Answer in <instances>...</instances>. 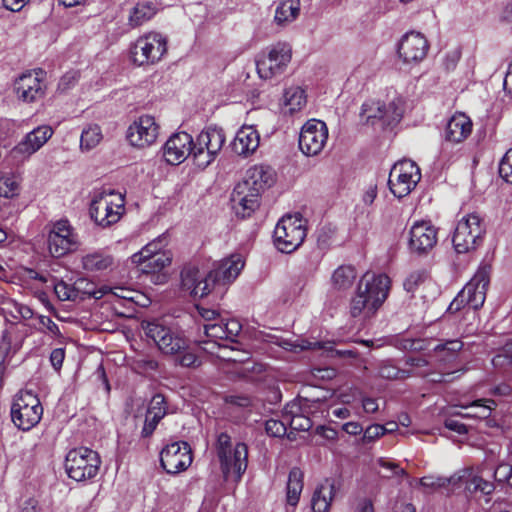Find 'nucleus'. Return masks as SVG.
<instances>
[{
  "label": "nucleus",
  "mask_w": 512,
  "mask_h": 512,
  "mask_svg": "<svg viewBox=\"0 0 512 512\" xmlns=\"http://www.w3.org/2000/svg\"><path fill=\"white\" fill-rule=\"evenodd\" d=\"M390 278L385 274L365 273L350 302L353 317L364 319L373 316L388 297Z\"/></svg>",
  "instance_id": "f257e3e1"
},
{
  "label": "nucleus",
  "mask_w": 512,
  "mask_h": 512,
  "mask_svg": "<svg viewBox=\"0 0 512 512\" xmlns=\"http://www.w3.org/2000/svg\"><path fill=\"white\" fill-rule=\"evenodd\" d=\"M153 245H146L142 248L141 251L137 252V253H134L132 256H131V261L133 264H136V265H140V264H144V263H149V261L151 260V258L155 255L152 250H151V247Z\"/></svg>",
  "instance_id": "13d9d810"
},
{
  "label": "nucleus",
  "mask_w": 512,
  "mask_h": 512,
  "mask_svg": "<svg viewBox=\"0 0 512 512\" xmlns=\"http://www.w3.org/2000/svg\"><path fill=\"white\" fill-rule=\"evenodd\" d=\"M181 284L183 290L194 298L208 295L213 287L209 273L200 272L195 265H187L181 271Z\"/></svg>",
  "instance_id": "393cba45"
},
{
  "label": "nucleus",
  "mask_w": 512,
  "mask_h": 512,
  "mask_svg": "<svg viewBox=\"0 0 512 512\" xmlns=\"http://www.w3.org/2000/svg\"><path fill=\"white\" fill-rule=\"evenodd\" d=\"M74 291L76 293V301L87 298L101 299L106 296L108 286H101L98 288L93 281L87 278H78L74 282Z\"/></svg>",
  "instance_id": "58836bf2"
},
{
  "label": "nucleus",
  "mask_w": 512,
  "mask_h": 512,
  "mask_svg": "<svg viewBox=\"0 0 512 512\" xmlns=\"http://www.w3.org/2000/svg\"><path fill=\"white\" fill-rule=\"evenodd\" d=\"M292 58V47L277 42L263 51L256 60L257 72L262 79H271L285 72Z\"/></svg>",
  "instance_id": "9b49d317"
},
{
  "label": "nucleus",
  "mask_w": 512,
  "mask_h": 512,
  "mask_svg": "<svg viewBox=\"0 0 512 512\" xmlns=\"http://www.w3.org/2000/svg\"><path fill=\"white\" fill-rule=\"evenodd\" d=\"M429 281V274L426 270L420 269L411 272L404 280L403 287L407 293L414 294L419 287Z\"/></svg>",
  "instance_id": "c03bdc74"
},
{
  "label": "nucleus",
  "mask_w": 512,
  "mask_h": 512,
  "mask_svg": "<svg viewBox=\"0 0 512 512\" xmlns=\"http://www.w3.org/2000/svg\"><path fill=\"white\" fill-rule=\"evenodd\" d=\"M82 267L88 272H106L112 269L114 258L101 251L89 253L82 257Z\"/></svg>",
  "instance_id": "c9c22d12"
},
{
  "label": "nucleus",
  "mask_w": 512,
  "mask_h": 512,
  "mask_svg": "<svg viewBox=\"0 0 512 512\" xmlns=\"http://www.w3.org/2000/svg\"><path fill=\"white\" fill-rule=\"evenodd\" d=\"M444 425L447 429L454 431L459 435H464L468 432L467 426L454 418L446 419Z\"/></svg>",
  "instance_id": "338daca9"
},
{
  "label": "nucleus",
  "mask_w": 512,
  "mask_h": 512,
  "mask_svg": "<svg viewBox=\"0 0 512 512\" xmlns=\"http://www.w3.org/2000/svg\"><path fill=\"white\" fill-rule=\"evenodd\" d=\"M308 400L302 399L288 403L284 408V423L293 431H308L312 421L307 416Z\"/></svg>",
  "instance_id": "c756f323"
},
{
  "label": "nucleus",
  "mask_w": 512,
  "mask_h": 512,
  "mask_svg": "<svg viewBox=\"0 0 512 512\" xmlns=\"http://www.w3.org/2000/svg\"><path fill=\"white\" fill-rule=\"evenodd\" d=\"M462 347H463V343L458 339H454V340H449L443 344L437 345L435 347V351L436 352L447 351L450 356H454L455 353H457L458 351H460L462 349Z\"/></svg>",
  "instance_id": "052dcab7"
},
{
  "label": "nucleus",
  "mask_w": 512,
  "mask_h": 512,
  "mask_svg": "<svg viewBox=\"0 0 512 512\" xmlns=\"http://www.w3.org/2000/svg\"><path fill=\"white\" fill-rule=\"evenodd\" d=\"M276 345L283 348L286 351L298 352L305 349L311 348V343L304 340H291L282 337H276L275 342Z\"/></svg>",
  "instance_id": "3c124183"
},
{
  "label": "nucleus",
  "mask_w": 512,
  "mask_h": 512,
  "mask_svg": "<svg viewBox=\"0 0 512 512\" xmlns=\"http://www.w3.org/2000/svg\"><path fill=\"white\" fill-rule=\"evenodd\" d=\"M485 225L481 217L471 213L461 218L455 228L452 242L457 253L476 249L483 241Z\"/></svg>",
  "instance_id": "f8f14e48"
},
{
  "label": "nucleus",
  "mask_w": 512,
  "mask_h": 512,
  "mask_svg": "<svg viewBox=\"0 0 512 512\" xmlns=\"http://www.w3.org/2000/svg\"><path fill=\"white\" fill-rule=\"evenodd\" d=\"M225 134L222 128L208 126L200 132L196 141H193V160L199 168H206L218 156L225 143Z\"/></svg>",
  "instance_id": "ddd939ff"
},
{
  "label": "nucleus",
  "mask_w": 512,
  "mask_h": 512,
  "mask_svg": "<svg viewBox=\"0 0 512 512\" xmlns=\"http://www.w3.org/2000/svg\"><path fill=\"white\" fill-rule=\"evenodd\" d=\"M147 413L156 420H161L167 413L165 398L161 394L152 397Z\"/></svg>",
  "instance_id": "09e8293b"
},
{
  "label": "nucleus",
  "mask_w": 512,
  "mask_h": 512,
  "mask_svg": "<svg viewBox=\"0 0 512 512\" xmlns=\"http://www.w3.org/2000/svg\"><path fill=\"white\" fill-rule=\"evenodd\" d=\"M224 329L227 334L228 341L234 342L236 337L239 335V333L242 330V326L240 322L236 319H230L224 322Z\"/></svg>",
  "instance_id": "680f3d73"
},
{
  "label": "nucleus",
  "mask_w": 512,
  "mask_h": 512,
  "mask_svg": "<svg viewBox=\"0 0 512 512\" xmlns=\"http://www.w3.org/2000/svg\"><path fill=\"white\" fill-rule=\"evenodd\" d=\"M299 13V0H279L275 9L274 21L278 26H286L295 21Z\"/></svg>",
  "instance_id": "e433bc0d"
},
{
  "label": "nucleus",
  "mask_w": 512,
  "mask_h": 512,
  "mask_svg": "<svg viewBox=\"0 0 512 512\" xmlns=\"http://www.w3.org/2000/svg\"><path fill=\"white\" fill-rule=\"evenodd\" d=\"M499 175L507 183L512 184V148L509 149L499 164Z\"/></svg>",
  "instance_id": "864d4df0"
},
{
  "label": "nucleus",
  "mask_w": 512,
  "mask_h": 512,
  "mask_svg": "<svg viewBox=\"0 0 512 512\" xmlns=\"http://www.w3.org/2000/svg\"><path fill=\"white\" fill-rule=\"evenodd\" d=\"M420 179L421 173L417 164L411 160L404 159L392 167L388 185L395 197L403 198L411 193Z\"/></svg>",
  "instance_id": "f3484780"
},
{
  "label": "nucleus",
  "mask_w": 512,
  "mask_h": 512,
  "mask_svg": "<svg viewBox=\"0 0 512 512\" xmlns=\"http://www.w3.org/2000/svg\"><path fill=\"white\" fill-rule=\"evenodd\" d=\"M403 113L401 97H394L388 104L379 100H367L361 106L360 119L367 125L380 124L382 127H392L400 122Z\"/></svg>",
  "instance_id": "0eeeda50"
},
{
  "label": "nucleus",
  "mask_w": 512,
  "mask_h": 512,
  "mask_svg": "<svg viewBox=\"0 0 512 512\" xmlns=\"http://www.w3.org/2000/svg\"><path fill=\"white\" fill-rule=\"evenodd\" d=\"M158 4L155 0H142L139 1L130 11L129 25L131 27L141 26L146 21L150 20L157 12Z\"/></svg>",
  "instance_id": "f704fd0d"
},
{
  "label": "nucleus",
  "mask_w": 512,
  "mask_h": 512,
  "mask_svg": "<svg viewBox=\"0 0 512 512\" xmlns=\"http://www.w3.org/2000/svg\"><path fill=\"white\" fill-rule=\"evenodd\" d=\"M493 476L496 482L512 487V465L504 462L500 463L494 469Z\"/></svg>",
  "instance_id": "603ef678"
},
{
  "label": "nucleus",
  "mask_w": 512,
  "mask_h": 512,
  "mask_svg": "<svg viewBox=\"0 0 512 512\" xmlns=\"http://www.w3.org/2000/svg\"><path fill=\"white\" fill-rule=\"evenodd\" d=\"M125 212L124 196L111 189L96 190L90 204V215L94 222L103 227L117 223Z\"/></svg>",
  "instance_id": "20e7f679"
},
{
  "label": "nucleus",
  "mask_w": 512,
  "mask_h": 512,
  "mask_svg": "<svg viewBox=\"0 0 512 512\" xmlns=\"http://www.w3.org/2000/svg\"><path fill=\"white\" fill-rule=\"evenodd\" d=\"M19 192V182L14 175H7L0 178V196L12 198Z\"/></svg>",
  "instance_id": "49530a36"
},
{
  "label": "nucleus",
  "mask_w": 512,
  "mask_h": 512,
  "mask_svg": "<svg viewBox=\"0 0 512 512\" xmlns=\"http://www.w3.org/2000/svg\"><path fill=\"white\" fill-rule=\"evenodd\" d=\"M48 249L53 257L59 258L78 249L79 235L67 219H59L50 224Z\"/></svg>",
  "instance_id": "4468645a"
},
{
  "label": "nucleus",
  "mask_w": 512,
  "mask_h": 512,
  "mask_svg": "<svg viewBox=\"0 0 512 512\" xmlns=\"http://www.w3.org/2000/svg\"><path fill=\"white\" fill-rule=\"evenodd\" d=\"M12 308H14L16 310V315H15L16 320H18V319L28 320V319H31L34 315L33 310L30 307H28L27 305L18 303V302H13Z\"/></svg>",
  "instance_id": "69168bd1"
},
{
  "label": "nucleus",
  "mask_w": 512,
  "mask_h": 512,
  "mask_svg": "<svg viewBox=\"0 0 512 512\" xmlns=\"http://www.w3.org/2000/svg\"><path fill=\"white\" fill-rule=\"evenodd\" d=\"M437 243V229L429 221L415 222L409 231V248L417 254L427 253Z\"/></svg>",
  "instance_id": "a878e982"
},
{
  "label": "nucleus",
  "mask_w": 512,
  "mask_h": 512,
  "mask_svg": "<svg viewBox=\"0 0 512 512\" xmlns=\"http://www.w3.org/2000/svg\"><path fill=\"white\" fill-rule=\"evenodd\" d=\"M429 43L420 32L411 31L406 33L398 45V54L403 62L416 64L421 62L427 55Z\"/></svg>",
  "instance_id": "4be33fe9"
},
{
  "label": "nucleus",
  "mask_w": 512,
  "mask_h": 512,
  "mask_svg": "<svg viewBox=\"0 0 512 512\" xmlns=\"http://www.w3.org/2000/svg\"><path fill=\"white\" fill-rule=\"evenodd\" d=\"M136 292L134 290L128 289L122 286L110 287L108 286V291L106 296L110 298H118L124 301H134Z\"/></svg>",
  "instance_id": "6e6d98bb"
},
{
  "label": "nucleus",
  "mask_w": 512,
  "mask_h": 512,
  "mask_svg": "<svg viewBox=\"0 0 512 512\" xmlns=\"http://www.w3.org/2000/svg\"><path fill=\"white\" fill-rule=\"evenodd\" d=\"M386 427L380 424H373L366 428L363 435V442L370 443L386 434Z\"/></svg>",
  "instance_id": "4d7b16f0"
},
{
  "label": "nucleus",
  "mask_w": 512,
  "mask_h": 512,
  "mask_svg": "<svg viewBox=\"0 0 512 512\" xmlns=\"http://www.w3.org/2000/svg\"><path fill=\"white\" fill-rule=\"evenodd\" d=\"M224 327L225 325L223 321L220 323L204 324V333L207 339L201 341V344L203 345L202 349L212 355H216L217 357L231 361H238V359L234 357L216 352V350L225 352L228 349V346L222 343L223 341H228Z\"/></svg>",
  "instance_id": "c85d7f7f"
},
{
  "label": "nucleus",
  "mask_w": 512,
  "mask_h": 512,
  "mask_svg": "<svg viewBox=\"0 0 512 512\" xmlns=\"http://www.w3.org/2000/svg\"><path fill=\"white\" fill-rule=\"evenodd\" d=\"M356 277L357 273L353 266L342 265L334 271L332 282L336 289L346 290L353 285Z\"/></svg>",
  "instance_id": "a19ab883"
},
{
  "label": "nucleus",
  "mask_w": 512,
  "mask_h": 512,
  "mask_svg": "<svg viewBox=\"0 0 512 512\" xmlns=\"http://www.w3.org/2000/svg\"><path fill=\"white\" fill-rule=\"evenodd\" d=\"M481 472L480 470L468 469L463 471V475L457 478L455 476L447 478L429 475L422 477L420 484L424 488L436 490L447 487L451 483L455 484L458 480L463 479L465 480L466 488L470 492H481L484 495H490L495 489L494 483L483 479Z\"/></svg>",
  "instance_id": "2eb2a0df"
},
{
  "label": "nucleus",
  "mask_w": 512,
  "mask_h": 512,
  "mask_svg": "<svg viewBox=\"0 0 512 512\" xmlns=\"http://www.w3.org/2000/svg\"><path fill=\"white\" fill-rule=\"evenodd\" d=\"M78 73L76 71L67 72L59 81L58 89L62 92L69 90L78 81Z\"/></svg>",
  "instance_id": "e2e57ef3"
},
{
  "label": "nucleus",
  "mask_w": 512,
  "mask_h": 512,
  "mask_svg": "<svg viewBox=\"0 0 512 512\" xmlns=\"http://www.w3.org/2000/svg\"><path fill=\"white\" fill-rule=\"evenodd\" d=\"M53 288L57 298L60 301H76L74 283L69 285L62 280H54Z\"/></svg>",
  "instance_id": "de8ad7c7"
},
{
  "label": "nucleus",
  "mask_w": 512,
  "mask_h": 512,
  "mask_svg": "<svg viewBox=\"0 0 512 512\" xmlns=\"http://www.w3.org/2000/svg\"><path fill=\"white\" fill-rule=\"evenodd\" d=\"M489 282L490 267H480L473 278L461 290V297H464L467 308L477 310L483 306Z\"/></svg>",
  "instance_id": "412c9836"
},
{
  "label": "nucleus",
  "mask_w": 512,
  "mask_h": 512,
  "mask_svg": "<svg viewBox=\"0 0 512 512\" xmlns=\"http://www.w3.org/2000/svg\"><path fill=\"white\" fill-rule=\"evenodd\" d=\"M472 132V121L464 113H456L447 123L445 139L453 143H460Z\"/></svg>",
  "instance_id": "2f4dec72"
},
{
  "label": "nucleus",
  "mask_w": 512,
  "mask_h": 512,
  "mask_svg": "<svg viewBox=\"0 0 512 512\" xmlns=\"http://www.w3.org/2000/svg\"><path fill=\"white\" fill-rule=\"evenodd\" d=\"M14 89L17 97L24 102H35L45 95L46 86L43 82V72L28 71L15 81Z\"/></svg>",
  "instance_id": "5701e85b"
},
{
  "label": "nucleus",
  "mask_w": 512,
  "mask_h": 512,
  "mask_svg": "<svg viewBox=\"0 0 512 512\" xmlns=\"http://www.w3.org/2000/svg\"><path fill=\"white\" fill-rule=\"evenodd\" d=\"M306 237V226L300 214L283 216L276 224L273 239L282 253L294 252Z\"/></svg>",
  "instance_id": "1a4fd4ad"
},
{
  "label": "nucleus",
  "mask_w": 512,
  "mask_h": 512,
  "mask_svg": "<svg viewBox=\"0 0 512 512\" xmlns=\"http://www.w3.org/2000/svg\"><path fill=\"white\" fill-rule=\"evenodd\" d=\"M175 355H179V364L184 367L195 366L198 361L197 356L193 352L188 350V346L181 352L176 353Z\"/></svg>",
  "instance_id": "0e129e2a"
},
{
  "label": "nucleus",
  "mask_w": 512,
  "mask_h": 512,
  "mask_svg": "<svg viewBox=\"0 0 512 512\" xmlns=\"http://www.w3.org/2000/svg\"><path fill=\"white\" fill-rule=\"evenodd\" d=\"M244 260L241 255L234 254L214 264L209 272L212 285H226L232 283L244 268Z\"/></svg>",
  "instance_id": "bb28decb"
},
{
  "label": "nucleus",
  "mask_w": 512,
  "mask_h": 512,
  "mask_svg": "<svg viewBox=\"0 0 512 512\" xmlns=\"http://www.w3.org/2000/svg\"><path fill=\"white\" fill-rule=\"evenodd\" d=\"M216 454L225 479L239 481L248 466V447L243 442L233 443L226 432L217 436Z\"/></svg>",
  "instance_id": "7ed1b4c3"
},
{
  "label": "nucleus",
  "mask_w": 512,
  "mask_h": 512,
  "mask_svg": "<svg viewBox=\"0 0 512 512\" xmlns=\"http://www.w3.org/2000/svg\"><path fill=\"white\" fill-rule=\"evenodd\" d=\"M271 182V173L263 166L249 168L231 194L232 208L236 215L241 218L250 217L259 207L261 193Z\"/></svg>",
  "instance_id": "f03ea898"
},
{
  "label": "nucleus",
  "mask_w": 512,
  "mask_h": 512,
  "mask_svg": "<svg viewBox=\"0 0 512 512\" xmlns=\"http://www.w3.org/2000/svg\"><path fill=\"white\" fill-rule=\"evenodd\" d=\"M158 134L159 126L155 118L142 115L128 127L126 137L132 146L145 148L156 141Z\"/></svg>",
  "instance_id": "aec40b11"
},
{
  "label": "nucleus",
  "mask_w": 512,
  "mask_h": 512,
  "mask_svg": "<svg viewBox=\"0 0 512 512\" xmlns=\"http://www.w3.org/2000/svg\"><path fill=\"white\" fill-rule=\"evenodd\" d=\"M167 52V39L162 34L150 32L139 37L131 47L132 61L138 66L154 64Z\"/></svg>",
  "instance_id": "dca6fc26"
},
{
  "label": "nucleus",
  "mask_w": 512,
  "mask_h": 512,
  "mask_svg": "<svg viewBox=\"0 0 512 512\" xmlns=\"http://www.w3.org/2000/svg\"><path fill=\"white\" fill-rule=\"evenodd\" d=\"M305 91L300 87H290L283 95L282 112L285 115H293L301 111L306 105Z\"/></svg>",
  "instance_id": "4c0bfd02"
},
{
  "label": "nucleus",
  "mask_w": 512,
  "mask_h": 512,
  "mask_svg": "<svg viewBox=\"0 0 512 512\" xmlns=\"http://www.w3.org/2000/svg\"><path fill=\"white\" fill-rule=\"evenodd\" d=\"M10 413L12 422L18 429L29 431L40 422L43 407L33 392L20 391L14 397Z\"/></svg>",
  "instance_id": "6e6552de"
},
{
  "label": "nucleus",
  "mask_w": 512,
  "mask_h": 512,
  "mask_svg": "<svg viewBox=\"0 0 512 512\" xmlns=\"http://www.w3.org/2000/svg\"><path fill=\"white\" fill-rule=\"evenodd\" d=\"M39 323L53 336H60V330L58 325L49 317L40 315L38 317Z\"/></svg>",
  "instance_id": "774afa93"
},
{
  "label": "nucleus",
  "mask_w": 512,
  "mask_h": 512,
  "mask_svg": "<svg viewBox=\"0 0 512 512\" xmlns=\"http://www.w3.org/2000/svg\"><path fill=\"white\" fill-rule=\"evenodd\" d=\"M287 423H284V411L282 412L281 419L271 418L265 423L266 433L273 437H282L287 434Z\"/></svg>",
  "instance_id": "8fccbe9b"
},
{
  "label": "nucleus",
  "mask_w": 512,
  "mask_h": 512,
  "mask_svg": "<svg viewBox=\"0 0 512 512\" xmlns=\"http://www.w3.org/2000/svg\"><path fill=\"white\" fill-rule=\"evenodd\" d=\"M101 464L97 452L87 447L70 450L65 459V470L69 478L81 482L94 478Z\"/></svg>",
  "instance_id": "9d476101"
},
{
  "label": "nucleus",
  "mask_w": 512,
  "mask_h": 512,
  "mask_svg": "<svg viewBox=\"0 0 512 512\" xmlns=\"http://www.w3.org/2000/svg\"><path fill=\"white\" fill-rule=\"evenodd\" d=\"M171 255L166 251H161L160 253H156L149 263L145 265L146 268H150L152 270H161L168 266L171 263Z\"/></svg>",
  "instance_id": "5fc2aeb1"
},
{
  "label": "nucleus",
  "mask_w": 512,
  "mask_h": 512,
  "mask_svg": "<svg viewBox=\"0 0 512 512\" xmlns=\"http://www.w3.org/2000/svg\"><path fill=\"white\" fill-rule=\"evenodd\" d=\"M260 136L253 126L241 127L234 138L232 148L238 155L248 156L259 146Z\"/></svg>",
  "instance_id": "7c9ffc66"
},
{
  "label": "nucleus",
  "mask_w": 512,
  "mask_h": 512,
  "mask_svg": "<svg viewBox=\"0 0 512 512\" xmlns=\"http://www.w3.org/2000/svg\"><path fill=\"white\" fill-rule=\"evenodd\" d=\"M160 463L168 474H177L186 470L192 463L190 445L184 441L166 445L160 453Z\"/></svg>",
  "instance_id": "6ab92c4d"
},
{
  "label": "nucleus",
  "mask_w": 512,
  "mask_h": 512,
  "mask_svg": "<svg viewBox=\"0 0 512 512\" xmlns=\"http://www.w3.org/2000/svg\"><path fill=\"white\" fill-rule=\"evenodd\" d=\"M53 135L50 126H38L23 138L12 150L15 158L25 159L37 152Z\"/></svg>",
  "instance_id": "cd10ccee"
},
{
  "label": "nucleus",
  "mask_w": 512,
  "mask_h": 512,
  "mask_svg": "<svg viewBox=\"0 0 512 512\" xmlns=\"http://www.w3.org/2000/svg\"><path fill=\"white\" fill-rule=\"evenodd\" d=\"M17 347H12L11 335L4 331L0 340V378L5 372L8 358L16 352Z\"/></svg>",
  "instance_id": "a18cd8bd"
},
{
  "label": "nucleus",
  "mask_w": 512,
  "mask_h": 512,
  "mask_svg": "<svg viewBox=\"0 0 512 512\" xmlns=\"http://www.w3.org/2000/svg\"><path fill=\"white\" fill-rule=\"evenodd\" d=\"M153 245H146L142 248L141 251L137 252V253H134L132 256H131V261L133 264H136V265H140V264H144V263H149V261L151 260V258L155 255L152 250H151V247Z\"/></svg>",
  "instance_id": "bf43d9fd"
},
{
  "label": "nucleus",
  "mask_w": 512,
  "mask_h": 512,
  "mask_svg": "<svg viewBox=\"0 0 512 512\" xmlns=\"http://www.w3.org/2000/svg\"><path fill=\"white\" fill-rule=\"evenodd\" d=\"M328 140V128L325 122L308 120L299 133L298 145L306 156H317L322 152Z\"/></svg>",
  "instance_id": "a211bd4d"
},
{
  "label": "nucleus",
  "mask_w": 512,
  "mask_h": 512,
  "mask_svg": "<svg viewBox=\"0 0 512 512\" xmlns=\"http://www.w3.org/2000/svg\"><path fill=\"white\" fill-rule=\"evenodd\" d=\"M142 329L146 339L164 354L175 355L187 347V339L182 332L162 320L142 322Z\"/></svg>",
  "instance_id": "39448f33"
},
{
  "label": "nucleus",
  "mask_w": 512,
  "mask_h": 512,
  "mask_svg": "<svg viewBox=\"0 0 512 512\" xmlns=\"http://www.w3.org/2000/svg\"><path fill=\"white\" fill-rule=\"evenodd\" d=\"M336 493L335 482L332 479H325L315 489L311 507L314 512H328Z\"/></svg>",
  "instance_id": "473e14b6"
},
{
  "label": "nucleus",
  "mask_w": 512,
  "mask_h": 512,
  "mask_svg": "<svg viewBox=\"0 0 512 512\" xmlns=\"http://www.w3.org/2000/svg\"><path fill=\"white\" fill-rule=\"evenodd\" d=\"M303 479L304 474L300 468L293 467L290 470L286 485V512H289V507L292 508L291 512H293L297 506L304 487Z\"/></svg>",
  "instance_id": "72a5a7b5"
},
{
  "label": "nucleus",
  "mask_w": 512,
  "mask_h": 512,
  "mask_svg": "<svg viewBox=\"0 0 512 512\" xmlns=\"http://www.w3.org/2000/svg\"><path fill=\"white\" fill-rule=\"evenodd\" d=\"M460 407L468 410L465 417L487 419L491 416L496 406V402L492 399H477L470 403H461Z\"/></svg>",
  "instance_id": "ea45409f"
},
{
  "label": "nucleus",
  "mask_w": 512,
  "mask_h": 512,
  "mask_svg": "<svg viewBox=\"0 0 512 512\" xmlns=\"http://www.w3.org/2000/svg\"><path fill=\"white\" fill-rule=\"evenodd\" d=\"M193 138L186 132L173 134L163 147V157L171 165L182 163L188 156L193 158Z\"/></svg>",
  "instance_id": "b1692460"
},
{
  "label": "nucleus",
  "mask_w": 512,
  "mask_h": 512,
  "mask_svg": "<svg viewBox=\"0 0 512 512\" xmlns=\"http://www.w3.org/2000/svg\"><path fill=\"white\" fill-rule=\"evenodd\" d=\"M142 329L146 339L164 354L175 355L187 347V339L182 332L162 320L142 322Z\"/></svg>",
  "instance_id": "423d86ee"
},
{
  "label": "nucleus",
  "mask_w": 512,
  "mask_h": 512,
  "mask_svg": "<svg viewBox=\"0 0 512 512\" xmlns=\"http://www.w3.org/2000/svg\"><path fill=\"white\" fill-rule=\"evenodd\" d=\"M413 374L412 370L400 369L389 361L380 363L378 367V376L383 379H405Z\"/></svg>",
  "instance_id": "79ce46f5"
},
{
  "label": "nucleus",
  "mask_w": 512,
  "mask_h": 512,
  "mask_svg": "<svg viewBox=\"0 0 512 512\" xmlns=\"http://www.w3.org/2000/svg\"><path fill=\"white\" fill-rule=\"evenodd\" d=\"M102 139L101 129L98 125H90L82 131L80 147L82 150L95 148Z\"/></svg>",
  "instance_id": "37998d69"
}]
</instances>
